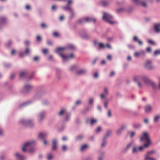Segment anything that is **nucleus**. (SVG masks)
I'll list each match as a JSON object with an SVG mask.
<instances>
[{
	"label": "nucleus",
	"instance_id": "61",
	"mask_svg": "<svg viewBox=\"0 0 160 160\" xmlns=\"http://www.w3.org/2000/svg\"><path fill=\"white\" fill-rule=\"evenodd\" d=\"M34 60L35 61H37L38 59V57H35L33 58Z\"/></svg>",
	"mask_w": 160,
	"mask_h": 160
},
{
	"label": "nucleus",
	"instance_id": "58",
	"mask_svg": "<svg viewBox=\"0 0 160 160\" xmlns=\"http://www.w3.org/2000/svg\"><path fill=\"white\" fill-rule=\"evenodd\" d=\"M108 115L109 117H110L111 116V111L110 110H108Z\"/></svg>",
	"mask_w": 160,
	"mask_h": 160
},
{
	"label": "nucleus",
	"instance_id": "14",
	"mask_svg": "<svg viewBox=\"0 0 160 160\" xmlns=\"http://www.w3.org/2000/svg\"><path fill=\"white\" fill-rule=\"evenodd\" d=\"M125 128L124 125H122L121 126L120 128L118 129L117 130V134H119L122 131V130L124 129Z\"/></svg>",
	"mask_w": 160,
	"mask_h": 160
},
{
	"label": "nucleus",
	"instance_id": "43",
	"mask_svg": "<svg viewBox=\"0 0 160 160\" xmlns=\"http://www.w3.org/2000/svg\"><path fill=\"white\" fill-rule=\"evenodd\" d=\"M41 26L42 28H45L47 27L46 25L44 23H42Z\"/></svg>",
	"mask_w": 160,
	"mask_h": 160
},
{
	"label": "nucleus",
	"instance_id": "21",
	"mask_svg": "<svg viewBox=\"0 0 160 160\" xmlns=\"http://www.w3.org/2000/svg\"><path fill=\"white\" fill-rule=\"evenodd\" d=\"M100 3L103 6H106L108 4V2L107 1H103L101 2Z\"/></svg>",
	"mask_w": 160,
	"mask_h": 160
},
{
	"label": "nucleus",
	"instance_id": "60",
	"mask_svg": "<svg viewBox=\"0 0 160 160\" xmlns=\"http://www.w3.org/2000/svg\"><path fill=\"white\" fill-rule=\"evenodd\" d=\"M133 1L136 3H139L140 2L139 0H133Z\"/></svg>",
	"mask_w": 160,
	"mask_h": 160
},
{
	"label": "nucleus",
	"instance_id": "15",
	"mask_svg": "<svg viewBox=\"0 0 160 160\" xmlns=\"http://www.w3.org/2000/svg\"><path fill=\"white\" fill-rule=\"evenodd\" d=\"M16 157L19 160H23V157L18 153H15Z\"/></svg>",
	"mask_w": 160,
	"mask_h": 160
},
{
	"label": "nucleus",
	"instance_id": "25",
	"mask_svg": "<svg viewBox=\"0 0 160 160\" xmlns=\"http://www.w3.org/2000/svg\"><path fill=\"white\" fill-rule=\"evenodd\" d=\"M88 146L87 145L85 144L82 145L80 148V150L81 151H82L85 149H86L88 147Z\"/></svg>",
	"mask_w": 160,
	"mask_h": 160
},
{
	"label": "nucleus",
	"instance_id": "27",
	"mask_svg": "<svg viewBox=\"0 0 160 160\" xmlns=\"http://www.w3.org/2000/svg\"><path fill=\"white\" fill-rule=\"evenodd\" d=\"M66 112V110L64 109H63L62 110L58 113V115L59 116H61L63 115V114L65 113Z\"/></svg>",
	"mask_w": 160,
	"mask_h": 160
},
{
	"label": "nucleus",
	"instance_id": "31",
	"mask_svg": "<svg viewBox=\"0 0 160 160\" xmlns=\"http://www.w3.org/2000/svg\"><path fill=\"white\" fill-rule=\"evenodd\" d=\"M68 48L71 50H73L75 48V47L72 44H70L68 45Z\"/></svg>",
	"mask_w": 160,
	"mask_h": 160
},
{
	"label": "nucleus",
	"instance_id": "29",
	"mask_svg": "<svg viewBox=\"0 0 160 160\" xmlns=\"http://www.w3.org/2000/svg\"><path fill=\"white\" fill-rule=\"evenodd\" d=\"M97 122V120L96 119H91L90 120V124L91 125H92L95 123H96Z\"/></svg>",
	"mask_w": 160,
	"mask_h": 160
},
{
	"label": "nucleus",
	"instance_id": "49",
	"mask_svg": "<svg viewBox=\"0 0 160 160\" xmlns=\"http://www.w3.org/2000/svg\"><path fill=\"white\" fill-rule=\"evenodd\" d=\"M135 135V133L134 132H132L131 133V134L130 135L131 138H132Z\"/></svg>",
	"mask_w": 160,
	"mask_h": 160
},
{
	"label": "nucleus",
	"instance_id": "38",
	"mask_svg": "<svg viewBox=\"0 0 160 160\" xmlns=\"http://www.w3.org/2000/svg\"><path fill=\"white\" fill-rule=\"evenodd\" d=\"M105 139H104L103 141V142H102V145H101V146L102 147H104L105 146L106 144V142L105 140Z\"/></svg>",
	"mask_w": 160,
	"mask_h": 160
},
{
	"label": "nucleus",
	"instance_id": "54",
	"mask_svg": "<svg viewBox=\"0 0 160 160\" xmlns=\"http://www.w3.org/2000/svg\"><path fill=\"white\" fill-rule=\"evenodd\" d=\"M147 51L148 52H150L151 51V49L150 47H148L146 49Z\"/></svg>",
	"mask_w": 160,
	"mask_h": 160
},
{
	"label": "nucleus",
	"instance_id": "3",
	"mask_svg": "<svg viewBox=\"0 0 160 160\" xmlns=\"http://www.w3.org/2000/svg\"><path fill=\"white\" fill-rule=\"evenodd\" d=\"M103 19L111 24H113L117 23L116 22L112 21L113 17L110 14L104 12L103 13Z\"/></svg>",
	"mask_w": 160,
	"mask_h": 160
},
{
	"label": "nucleus",
	"instance_id": "64",
	"mask_svg": "<svg viewBox=\"0 0 160 160\" xmlns=\"http://www.w3.org/2000/svg\"><path fill=\"white\" fill-rule=\"evenodd\" d=\"M16 50L14 49H13L12 50L11 52V54L12 55H13L14 53L15 52Z\"/></svg>",
	"mask_w": 160,
	"mask_h": 160
},
{
	"label": "nucleus",
	"instance_id": "33",
	"mask_svg": "<svg viewBox=\"0 0 160 160\" xmlns=\"http://www.w3.org/2000/svg\"><path fill=\"white\" fill-rule=\"evenodd\" d=\"M53 158V156L51 154L48 155V160H51Z\"/></svg>",
	"mask_w": 160,
	"mask_h": 160
},
{
	"label": "nucleus",
	"instance_id": "35",
	"mask_svg": "<svg viewBox=\"0 0 160 160\" xmlns=\"http://www.w3.org/2000/svg\"><path fill=\"white\" fill-rule=\"evenodd\" d=\"M150 155L148 153L147 154L146 156V157H145V159L146 160H149L151 158L149 157Z\"/></svg>",
	"mask_w": 160,
	"mask_h": 160
},
{
	"label": "nucleus",
	"instance_id": "57",
	"mask_svg": "<svg viewBox=\"0 0 160 160\" xmlns=\"http://www.w3.org/2000/svg\"><path fill=\"white\" fill-rule=\"evenodd\" d=\"M94 77L95 78H97L98 77V73L97 72H95L94 74Z\"/></svg>",
	"mask_w": 160,
	"mask_h": 160
},
{
	"label": "nucleus",
	"instance_id": "50",
	"mask_svg": "<svg viewBox=\"0 0 160 160\" xmlns=\"http://www.w3.org/2000/svg\"><path fill=\"white\" fill-rule=\"evenodd\" d=\"M47 44L49 45H52V43L51 41H48L47 42Z\"/></svg>",
	"mask_w": 160,
	"mask_h": 160
},
{
	"label": "nucleus",
	"instance_id": "7",
	"mask_svg": "<svg viewBox=\"0 0 160 160\" xmlns=\"http://www.w3.org/2000/svg\"><path fill=\"white\" fill-rule=\"evenodd\" d=\"M145 67L148 69H151L153 68L152 64V62L149 60H147L145 65Z\"/></svg>",
	"mask_w": 160,
	"mask_h": 160
},
{
	"label": "nucleus",
	"instance_id": "18",
	"mask_svg": "<svg viewBox=\"0 0 160 160\" xmlns=\"http://www.w3.org/2000/svg\"><path fill=\"white\" fill-rule=\"evenodd\" d=\"M32 88V87L31 86L27 85L25 86L24 88L25 91H28L31 89Z\"/></svg>",
	"mask_w": 160,
	"mask_h": 160
},
{
	"label": "nucleus",
	"instance_id": "42",
	"mask_svg": "<svg viewBox=\"0 0 160 160\" xmlns=\"http://www.w3.org/2000/svg\"><path fill=\"white\" fill-rule=\"evenodd\" d=\"M93 100L92 98H90L89 99V103L90 105H92L93 103Z\"/></svg>",
	"mask_w": 160,
	"mask_h": 160
},
{
	"label": "nucleus",
	"instance_id": "24",
	"mask_svg": "<svg viewBox=\"0 0 160 160\" xmlns=\"http://www.w3.org/2000/svg\"><path fill=\"white\" fill-rule=\"evenodd\" d=\"M68 149V147L67 146L65 145H63L62 146V150L63 151H66Z\"/></svg>",
	"mask_w": 160,
	"mask_h": 160
},
{
	"label": "nucleus",
	"instance_id": "48",
	"mask_svg": "<svg viewBox=\"0 0 160 160\" xmlns=\"http://www.w3.org/2000/svg\"><path fill=\"white\" fill-rule=\"evenodd\" d=\"M141 4L142 5V6L144 7H146L147 6V5L146 3L144 2H141Z\"/></svg>",
	"mask_w": 160,
	"mask_h": 160
},
{
	"label": "nucleus",
	"instance_id": "8",
	"mask_svg": "<svg viewBox=\"0 0 160 160\" xmlns=\"http://www.w3.org/2000/svg\"><path fill=\"white\" fill-rule=\"evenodd\" d=\"M32 142H28L25 143L22 148V150L23 152H25L26 151V149L27 147L28 146H30Z\"/></svg>",
	"mask_w": 160,
	"mask_h": 160
},
{
	"label": "nucleus",
	"instance_id": "47",
	"mask_svg": "<svg viewBox=\"0 0 160 160\" xmlns=\"http://www.w3.org/2000/svg\"><path fill=\"white\" fill-rule=\"evenodd\" d=\"M101 130V128L100 127H98L96 131L97 132H98Z\"/></svg>",
	"mask_w": 160,
	"mask_h": 160
},
{
	"label": "nucleus",
	"instance_id": "23",
	"mask_svg": "<svg viewBox=\"0 0 160 160\" xmlns=\"http://www.w3.org/2000/svg\"><path fill=\"white\" fill-rule=\"evenodd\" d=\"M141 78L140 76H135L134 77L133 79L135 82H138V80H140Z\"/></svg>",
	"mask_w": 160,
	"mask_h": 160
},
{
	"label": "nucleus",
	"instance_id": "34",
	"mask_svg": "<svg viewBox=\"0 0 160 160\" xmlns=\"http://www.w3.org/2000/svg\"><path fill=\"white\" fill-rule=\"evenodd\" d=\"M27 73V72H20V77H22L26 75Z\"/></svg>",
	"mask_w": 160,
	"mask_h": 160
},
{
	"label": "nucleus",
	"instance_id": "41",
	"mask_svg": "<svg viewBox=\"0 0 160 160\" xmlns=\"http://www.w3.org/2000/svg\"><path fill=\"white\" fill-rule=\"evenodd\" d=\"M25 8L26 9H27V10H30L31 8V7L30 5H27L26 6Z\"/></svg>",
	"mask_w": 160,
	"mask_h": 160
},
{
	"label": "nucleus",
	"instance_id": "30",
	"mask_svg": "<svg viewBox=\"0 0 160 160\" xmlns=\"http://www.w3.org/2000/svg\"><path fill=\"white\" fill-rule=\"evenodd\" d=\"M159 54H160V50H156L154 51V56H156Z\"/></svg>",
	"mask_w": 160,
	"mask_h": 160
},
{
	"label": "nucleus",
	"instance_id": "11",
	"mask_svg": "<svg viewBox=\"0 0 160 160\" xmlns=\"http://www.w3.org/2000/svg\"><path fill=\"white\" fill-rule=\"evenodd\" d=\"M154 28L155 31L157 32H159L160 31V24L155 25Z\"/></svg>",
	"mask_w": 160,
	"mask_h": 160
},
{
	"label": "nucleus",
	"instance_id": "39",
	"mask_svg": "<svg viewBox=\"0 0 160 160\" xmlns=\"http://www.w3.org/2000/svg\"><path fill=\"white\" fill-rule=\"evenodd\" d=\"M140 54V53L138 52H136L134 53V55L135 57H138Z\"/></svg>",
	"mask_w": 160,
	"mask_h": 160
},
{
	"label": "nucleus",
	"instance_id": "12",
	"mask_svg": "<svg viewBox=\"0 0 160 160\" xmlns=\"http://www.w3.org/2000/svg\"><path fill=\"white\" fill-rule=\"evenodd\" d=\"M133 40L139 44L140 45H142L143 44L142 42L140 40H139L137 37L136 36H134L133 38Z\"/></svg>",
	"mask_w": 160,
	"mask_h": 160
},
{
	"label": "nucleus",
	"instance_id": "36",
	"mask_svg": "<svg viewBox=\"0 0 160 160\" xmlns=\"http://www.w3.org/2000/svg\"><path fill=\"white\" fill-rule=\"evenodd\" d=\"M53 34V36L55 37H58L59 36V33L56 32H54Z\"/></svg>",
	"mask_w": 160,
	"mask_h": 160
},
{
	"label": "nucleus",
	"instance_id": "51",
	"mask_svg": "<svg viewBox=\"0 0 160 160\" xmlns=\"http://www.w3.org/2000/svg\"><path fill=\"white\" fill-rule=\"evenodd\" d=\"M107 58L108 59L111 60L112 59V56L110 55H108Z\"/></svg>",
	"mask_w": 160,
	"mask_h": 160
},
{
	"label": "nucleus",
	"instance_id": "1",
	"mask_svg": "<svg viewBox=\"0 0 160 160\" xmlns=\"http://www.w3.org/2000/svg\"><path fill=\"white\" fill-rule=\"evenodd\" d=\"M140 140L142 142H144L145 141L146 142V143L144 144L143 146L139 147L138 148L136 147H134L132 150L133 153H136L139 151H142L144 148L148 147L151 143L149 134L146 132L143 133L142 136L140 138Z\"/></svg>",
	"mask_w": 160,
	"mask_h": 160
},
{
	"label": "nucleus",
	"instance_id": "52",
	"mask_svg": "<svg viewBox=\"0 0 160 160\" xmlns=\"http://www.w3.org/2000/svg\"><path fill=\"white\" fill-rule=\"evenodd\" d=\"M81 103V102L80 101H77L76 102L75 104L76 105H79Z\"/></svg>",
	"mask_w": 160,
	"mask_h": 160
},
{
	"label": "nucleus",
	"instance_id": "28",
	"mask_svg": "<svg viewBox=\"0 0 160 160\" xmlns=\"http://www.w3.org/2000/svg\"><path fill=\"white\" fill-rule=\"evenodd\" d=\"M45 116V113H41L40 114L39 116L40 120H42L44 117Z\"/></svg>",
	"mask_w": 160,
	"mask_h": 160
},
{
	"label": "nucleus",
	"instance_id": "6",
	"mask_svg": "<svg viewBox=\"0 0 160 160\" xmlns=\"http://www.w3.org/2000/svg\"><path fill=\"white\" fill-rule=\"evenodd\" d=\"M20 122L28 126H32L33 125V122L31 121H28L25 122L24 120H22L20 121Z\"/></svg>",
	"mask_w": 160,
	"mask_h": 160
},
{
	"label": "nucleus",
	"instance_id": "55",
	"mask_svg": "<svg viewBox=\"0 0 160 160\" xmlns=\"http://www.w3.org/2000/svg\"><path fill=\"white\" fill-rule=\"evenodd\" d=\"M104 92L105 94L107 95L108 94V91L106 88H105L104 89Z\"/></svg>",
	"mask_w": 160,
	"mask_h": 160
},
{
	"label": "nucleus",
	"instance_id": "22",
	"mask_svg": "<svg viewBox=\"0 0 160 160\" xmlns=\"http://www.w3.org/2000/svg\"><path fill=\"white\" fill-rule=\"evenodd\" d=\"M99 48L101 49H103L106 47L105 45L102 43H99L98 44Z\"/></svg>",
	"mask_w": 160,
	"mask_h": 160
},
{
	"label": "nucleus",
	"instance_id": "17",
	"mask_svg": "<svg viewBox=\"0 0 160 160\" xmlns=\"http://www.w3.org/2000/svg\"><path fill=\"white\" fill-rule=\"evenodd\" d=\"M65 10H68L69 12L72 10V9L69 5H68L66 6H64L62 7Z\"/></svg>",
	"mask_w": 160,
	"mask_h": 160
},
{
	"label": "nucleus",
	"instance_id": "16",
	"mask_svg": "<svg viewBox=\"0 0 160 160\" xmlns=\"http://www.w3.org/2000/svg\"><path fill=\"white\" fill-rule=\"evenodd\" d=\"M47 135L45 133H40L39 135V137L41 139H43Z\"/></svg>",
	"mask_w": 160,
	"mask_h": 160
},
{
	"label": "nucleus",
	"instance_id": "9",
	"mask_svg": "<svg viewBox=\"0 0 160 160\" xmlns=\"http://www.w3.org/2000/svg\"><path fill=\"white\" fill-rule=\"evenodd\" d=\"M57 142L54 139L53 140L52 142V150H55L57 149Z\"/></svg>",
	"mask_w": 160,
	"mask_h": 160
},
{
	"label": "nucleus",
	"instance_id": "44",
	"mask_svg": "<svg viewBox=\"0 0 160 160\" xmlns=\"http://www.w3.org/2000/svg\"><path fill=\"white\" fill-rule=\"evenodd\" d=\"M148 42L149 43L152 44L153 45H155V42L151 40H149L148 41Z\"/></svg>",
	"mask_w": 160,
	"mask_h": 160
},
{
	"label": "nucleus",
	"instance_id": "37",
	"mask_svg": "<svg viewBox=\"0 0 160 160\" xmlns=\"http://www.w3.org/2000/svg\"><path fill=\"white\" fill-rule=\"evenodd\" d=\"M6 20V19L4 17H2L0 18V22H4Z\"/></svg>",
	"mask_w": 160,
	"mask_h": 160
},
{
	"label": "nucleus",
	"instance_id": "56",
	"mask_svg": "<svg viewBox=\"0 0 160 160\" xmlns=\"http://www.w3.org/2000/svg\"><path fill=\"white\" fill-rule=\"evenodd\" d=\"M56 6L55 5H53L52 6V10H55L56 8Z\"/></svg>",
	"mask_w": 160,
	"mask_h": 160
},
{
	"label": "nucleus",
	"instance_id": "4",
	"mask_svg": "<svg viewBox=\"0 0 160 160\" xmlns=\"http://www.w3.org/2000/svg\"><path fill=\"white\" fill-rule=\"evenodd\" d=\"M96 21V19L95 18L91 17H85L83 18L79 19L78 22V23L81 24L85 22H95Z\"/></svg>",
	"mask_w": 160,
	"mask_h": 160
},
{
	"label": "nucleus",
	"instance_id": "53",
	"mask_svg": "<svg viewBox=\"0 0 160 160\" xmlns=\"http://www.w3.org/2000/svg\"><path fill=\"white\" fill-rule=\"evenodd\" d=\"M29 52V50L28 48H27L25 51V53L28 54Z\"/></svg>",
	"mask_w": 160,
	"mask_h": 160
},
{
	"label": "nucleus",
	"instance_id": "63",
	"mask_svg": "<svg viewBox=\"0 0 160 160\" xmlns=\"http://www.w3.org/2000/svg\"><path fill=\"white\" fill-rule=\"evenodd\" d=\"M144 122L146 123H148V119H145L144 120Z\"/></svg>",
	"mask_w": 160,
	"mask_h": 160
},
{
	"label": "nucleus",
	"instance_id": "2",
	"mask_svg": "<svg viewBox=\"0 0 160 160\" xmlns=\"http://www.w3.org/2000/svg\"><path fill=\"white\" fill-rule=\"evenodd\" d=\"M65 49V48L64 47H58V48L55 50V52H57L59 53V55L64 60H67L70 58H74L75 57L72 53L69 56H66L64 55L61 54L60 52L61 51Z\"/></svg>",
	"mask_w": 160,
	"mask_h": 160
},
{
	"label": "nucleus",
	"instance_id": "45",
	"mask_svg": "<svg viewBox=\"0 0 160 160\" xmlns=\"http://www.w3.org/2000/svg\"><path fill=\"white\" fill-rule=\"evenodd\" d=\"M76 66H72L70 68V70L71 71H72L73 70H74L75 69H76Z\"/></svg>",
	"mask_w": 160,
	"mask_h": 160
},
{
	"label": "nucleus",
	"instance_id": "46",
	"mask_svg": "<svg viewBox=\"0 0 160 160\" xmlns=\"http://www.w3.org/2000/svg\"><path fill=\"white\" fill-rule=\"evenodd\" d=\"M36 39L38 41H39L41 40V38L40 36L38 35Z\"/></svg>",
	"mask_w": 160,
	"mask_h": 160
},
{
	"label": "nucleus",
	"instance_id": "13",
	"mask_svg": "<svg viewBox=\"0 0 160 160\" xmlns=\"http://www.w3.org/2000/svg\"><path fill=\"white\" fill-rule=\"evenodd\" d=\"M86 73V71L85 70L82 69L79 70L76 72V74L78 75H83Z\"/></svg>",
	"mask_w": 160,
	"mask_h": 160
},
{
	"label": "nucleus",
	"instance_id": "20",
	"mask_svg": "<svg viewBox=\"0 0 160 160\" xmlns=\"http://www.w3.org/2000/svg\"><path fill=\"white\" fill-rule=\"evenodd\" d=\"M69 12L70 14V18H73L74 16V13L73 9H72V10L70 11Z\"/></svg>",
	"mask_w": 160,
	"mask_h": 160
},
{
	"label": "nucleus",
	"instance_id": "10",
	"mask_svg": "<svg viewBox=\"0 0 160 160\" xmlns=\"http://www.w3.org/2000/svg\"><path fill=\"white\" fill-rule=\"evenodd\" d=\"M152 108L150 105H147L145 107V112L147 113L151 111Z\"/></svg>",
	"mask_w": 160,
	"mask_h": 160
},
{
	"label": "nucleus",
	"instance_id": "40",
	"mask_svg": "<svg viewBox=\"0 0 160 160\" xmlns=\"http://www.w3.org/2000/svg\"><path fill=\"white\" fill-rule=\"evenodd\" d=\"M48 52V50L47 49H44L42 50V52L43 54H45L47 53Z\"/></svg>",
	"mask_w": 160,
	"mask_h": 160
},
{
	"label": "nucleus",
	"instance_id": "62",
	"mask_svg": "<svg viewBox=\"0 0 160 160\" xmlns=\"http://www.w3.org/2000/svg\"><path fill=\"white\" fill-rule=\"evenodd\" d=\"M114 74V72L113 71L110 74V76L111 77L113 76Z\"/></svg>",
	"mask_w": 160,
	"mask_h": 160
},
{
	"label": "nucleus",
	"instance_id": "19",
	"mask_svg": "<svg viewBox=\"0 0 160 160\" xmlns=\"http://www.w3.org/2000/svg\"><path fill=\"white\" fill-rule=\"evenodd\" d=\"M160 118V115H156L154 118V121L155 123H157L159 119Z\"/></svg>",
	"mask_w": 160,
	"mask_h": 160
},
{
	"label": "nucleus",
	"instance_id": "26",
	"mask_svg": "<svg viewBox=\"0 0 160 160\" xmlns=\"http://www.w3.org/2000/svg\"><path fill=\"white\" fill-rule=\"evenodd\" d=\"M111 131H108L107 132L105 136H104V139H106L111 134Z\"/></svg>",
	"mask_w": 160,
	"mask_h": 160
},
{
	"label": "nucleus",
	"instance_id": "32",
	"mask_svg": "<svg viewBox=\"0 0 160 160\" xmlns=\"http://www.w3.org/2000/svg\"><path fill=\"white\" fill-rule=\"evenodd\" d=\"M83 137V136L82 135H78L76 138V139L77 140H81Z\"/></svg>",
	"mask_w": 160,
	"mask_h": 160
},
{
	"label": "nucleus",
	"instance_id": "5",
	"mask_svg": "<svg viewBox=\"0 0 160 160\" xmlns=\"http://www.w3.org/2000/svg\"><path fill=\"white\" fill-rule=\"evenodd\" d=\"M143 81L146 84L152 86L153 88H155V85L154 83L151 80H150L148 77H144L142 78Z\"/></svg>",
	"mask_w": 160,
	"mask_h": 160
},
{
	"label": "nucleus",
	"instance_id": "59",
	"mask_svg": "<svg viewBox=\"0 0 160 160\" xmlns=\"http://www.w3.org/2000/svg\"><path fill=\"white\" fill-rule=\"evenodd\" d=\"M64 19V17L63 16H61L60 17L59 19L60 21H62Z\"/></svg>",
	"mask_w": 160,
	"mask_h": 160
}]
</instances>
